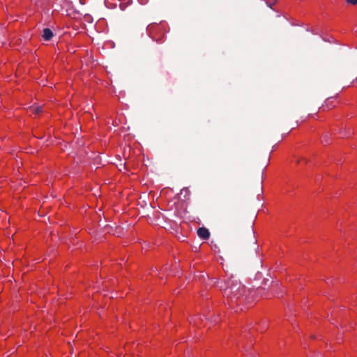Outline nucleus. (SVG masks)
<instances>
[{"label":"nucleus","instance_id":"f257e3e1","mask_svg":"<svg viewBox=\"0 0 357 357\" xmlns=\"http://www.w3.org/2000/svg\"><path fill=\"white\" fill-rule=\"evenodd\" d=\"M245 293V287L241 282L232 278L227 280V287L224 289V295L229 298L231 303H234L237 300H243Z\"/></svg>","mask_w":357,"mask_h":357},{"label":"nucleus","instance_id":"f03ea898","mask_svg":"<svg viewBox=\"0 0 357 357\" xmlns=\"http://www.w3.org/2000/svg\"><path fill=\"white\" fill-rule=\"evenodd\" d=\"M197 235L199 238L206 240L210 237V232L208 229L205 227H200L197 229Z\"/></svg>","mask_w":357,"mask_h":357},{"label":"nucleus","instance_id":"7ed1b4c3","mask_svg":"<svg viewBox=\"0 0 357 357\" xmlns=\"http://www.w3.org/2000/svg\"><path fill=\"white\" fill-rule=\"evenodd\" d=\"M53 32L49 28H45L43 31V35L42 37L43 39L46 41L50 40L53 37Z\"/></svg>","mask_w":357,"mask_h":357},{"label":"nucleus","instance_id":"20e7f679","mask_svg":"<svg viewBox=\"0 0 357 357\" xmlns=\"http://www.w3.org/2000/svg\"><path fill=\"white\" fill-rule=\"evenodd\" d=\"M31 110L35 114H39L40 112H42V107H40V106L33 107L31 108Z\"/></svg>","mask_w":357,"mask_h":357},{"label":"nucleus","instance_id":"39448f33","mask_svg":"<svg viewBox=\"0 0 357 357\" xmlns=\"http://www.w3.org/2000/svg\"><path fill=\"white\" fill-rule=\"evenodd\" d=\"M346 2L351 5H356L357 4V0H346Z\"/></svg>","mask_w":357,"mask_h":357},{"label":"nucleus","instance_id":"423d86ee","mask_svg":"<svg viewBox=\"0 0 357 357\" xmlns=\"http://www.w3.org/2000/svg\"><path fill=\"white\" fill-rule=\"evenodd\" d=\"M112 229L111 227H109L108 225L105 226V230L107 231V232L108 233H110V229Z\"/></svg>","mask_w":357,"mask_h":357},{"label":"nucleus","instance_id":"0eeeda50","mask_svg":"<svg viewBox=\"0 0 357 357\" xmlns=\"http://www.w3.org/2000/svg\"><path fill=\"white\" fill-rule=\"evenodd\" d=\"M183 191L187 192L188 190V189H182L181 191V194H182Z\"/></svg>","mask_w":357,"mask_h":357},{"label":"nucleus","instance_id":"6e6552de","mask_svg":"<svg viewBox=\"0 0 357 357\" xmlns=\"http://www.w3.org/2000/svg\"><path fill=\"white\" fill-rule=\"evenodd\" d=\"M268 7L272 8V4H268Z\"/></svg>","mask_w":357,"mask_h":357},{"label":"nucleus","instance_id":"1a4fd4ad","mask_svg":"<svg viewBox=\"0 0 357 357\" xmlns=\"http://www.w3.org/2000/svg\"><path fill=\"white\" fill-rule=\"evenodd\" d=\"M324 142H327L326 140L324 141V139L322 140V143H324Z\"/></svg>","mask_w":357,"mask_h":357},{"label":"nucleus","instance_id":"9d476101","mask_svg":"<svg viewBox=\"0 0 357 357\" xmlns=\"http://www.w3.org/2000/svg\"><path fill=\"white\" fill-rule=\"evenodd\" d=\"M277 0H274V2H275Z\"/></svg>","mask_w":357,"mask_h":357}]
</instances>
